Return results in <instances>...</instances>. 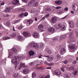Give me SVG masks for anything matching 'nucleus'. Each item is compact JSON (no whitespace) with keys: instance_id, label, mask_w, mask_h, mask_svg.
<instances>
[{"instance_id":"obj_1","label":"nucleus","mask_w":78,"mask_h":78,"mask_svg":"<svg viewBox=\"0 0 78 78\" xmlns=\"http://www.w3.org/2000/svg\"><path fill=\"white\" fill-rule=\"evenodd\" d=\"M44 46V43H41L40 44V46H39V44H37L36 43H31L29 47H34V48H35L37 50H39V48H42L43 47V46Z\"/></svg>"},{"instance_id":"obj_2","label":"nucleus","mask_w":78,"mask_h":78,"mask_svg":"<svg viewBox=\"0 0 78 78\" xmlns=\"http://www.w3.org/2000/svg\"><path fill=\"white\" fill-rule=\"evenodd\" d=\"M55 28L56 29H59L60 28V29L62 31H65L66 30V27L64 25H62L61 24H59L58 25L56 24L55 25Z\"/></svg>"},{"instance_id":"obj_3","label":"nucleus","mask_w":78,"mask_h":78,"mask_svg":"<svg viewBox=\"0 0 78 78\" xmlns=\"http://www.w3.org/2000/svg\"><path fill=\"white\" fill-rule=\"evenodd\" d=\"M17 57H15V58H13L11 60V62L13 64H15L16 66H15V68H16V67H17V64H19V61H20V59L18 58V61H16V60H17Z\"/></svg>"},{"instance_id":"obj_4","label":"nucleus","mask_w":78,"mask_h":78,"mask_svg":"<svg viewBox=\"0 0 78 78\" xmlns=\"http://www.w3.org/2000/svg\"><path fill=\"white\" fill-rule=\"evenodd\" d=\"M51 21L52 23H55L58 21V18L56 16L53 17L51 18Z\"/></svg>"},{"instance_id":"obj_5","label":"nucleus","mask_w":78,"mask_h":78,"mask_svg":"<svg viewBox=\"0 0 78 78\" xmlns=\"http://www.w3.org/2000/svg\"><path fill=\"white\" fill-rule=\"evenodd\" d=\"M48 31L49 32L51 33V34H53V33H55V29L53 27H50L48 28Z\"/></svg>"},{"instance_id":"obj_6","label":"nucleus","mask_w":78,"mask_h":78,"mask_svg":"<svg viewBox=\"0 0 78 78\" xmlns=\"http://www.w3.org/2000/svg\"><path fill=\"white\" fill-rule=\"evenodd\" d=\"M54 73L55 75L59 76L61 74V71L60 70L57 69L55 71Z\"/></svg>"},{"instance_id":"obj_7","label":"nucleus","mask_w":78,"mask_h":78,"mask_svg":"<svg viewBox=\"0 0 78 78\" xmlns=\"http://www.w3.org/2000/svg\"><path fill=\"white\" fill-rule=\"evenodd\" d=\"M73 9L74 11H77L78 10V6L77 5L74 4L73 5Z\"/></svg>"},{"instance_id":"obj_8","label":"nucleus","mask_w":78,"mask_h":78,"mask_svg":"<svg viewBox=\"0 0 78 78\" xmlns=\"http://www.w3.org/2000/svg\"><path fill=\"white\" fill-rule=\"evenodd\" d=\"M38 29L39 30L40 32H43L44 31V26L43 25L41 24L38 26Z\"/></svg>"},{"instance_id":"obj_9","label":"nucleus","mask_w":78,"mask_h":78,"mask_svg":"<svg viewBox=\"0 0 78 78\" xmlns=\"http://www.w3.org/2000/svg\"><path fill=\"white\" fill-rule=\"evenodd\" d=\"M28 15V12H25L24 13H23V12L21 14H20L18 15V16L19 17H23V16H24V17H27Z\"/></svg>"},{"instance_id":"obj_10","label":"nucleus","mask_w":78,"mask_h":78,"mask_svg":"<svg viewBox=\"0 0 78 78\" xmlns=\"http://www.w3.org/2000/svg\"><path fill=\"white\" fill-rule=\"evenodd\" d=\"M34 54V51L31 50L29 51V54L27 56L28 58H30L31 56H33Z\"/></svg>"},{"instance_id":"obj_11","label":"nucleus","mask_w":78,"mask_h":78,"mask_svg":"<svg viewBox=\"0 0 78 78\" xmlns=\"http://www.w3.org/2000/svg\"><path fill=\"white\" fill-rule=\"evenodd\" d=\"M68 43L70 44H69L70 46H69V47L70 49H71V50H73V49H74V48H75V44H72H72H70V41H68Z\"/></svg>"},{"instance_id":"obj_12","label":"nucleus","mask_w":78,"mask_h":78,"mask_svg":"<svg viewBox=\"0 0 78 78\" xmlns=\"http://www.w3.org/2000/svg\"><path fill=\"white\" fill-rule=\"evenodd\" d=\"M44 57L47 58V59L49 61H51L53 60V58L50 55H44Z\"/></svg>"},{"instance_id":"obj_13","label":"nucleus","mask_w":78,"mask_h":78,"mask_svg":"<svg viewBox=\"0 0 78 78\" xmlns=\"http://www.w3.org/2000/svg\"><path fill=\"white\" fill-rule=\"evenodd\" d=\"M19 3V1L18 0H13L12 1V3L13 5H16Z\"/></svg>"},{"instance_id":"obj_14","label":"nucleus","mask_w":78,"mask_h":78,"mask_svg":"<svg viewBox=\"0 0 78 78\" xmlns=\"http://www.w3.org/2000/svg\"><path fill=\"white\" fill-rule=\"evenodd\" d=\"M68 23L69 25L70 28H73L74 27V24H73V22L71 21H68Z\"/></svg>"},{"instance_id":"obj_15","label":"nucleus","mask_w":78,"mask_h":78,"mask_svg":"<svg viewBox=\"0 0 78 78\" xmlns=\"http://www.w3.org/2000/svg\"><path fill=\"white\" fill-rule=\"evenodd\" d=\"M66 52V49L64 48H62L60 50V53L62 55H64Z\"/></svg>"},{"instance_id":"obj_16","label":"nucleus","mask_w":78,"mask_h":78,"mask_svg":"<svg viewBox=\"0 0 78 78\" xmlns=\"http://www.w3.org/2000/svg\"><path fill=\"white\" fill-rule=\"evenodd\" d=\"M23 72L24 74L27 75V74L29 73L30 70L28 69H26L23 70Z\"/></svg>"},{"instance_id":"obj_17","label":"nucleus","mask_w":78,"mask_h":78,"mask_svg":"<svg viewBox=\"0 0 78 78\" xmlns=\"http://www.w3.org/2000/svg\"><path fill=\"white\" fill-rule=\"evenodd\" d=\"M55 3L58 5H60L62 3V2L60 0H57L55 1Z\"/></svg>"},{"instance_id":"obj_18","label":"nucleus","mask_w":78,"mask_h":78,"mask_svg":"<svg viewBox=\"0 0 78 78\" xmlns=\"http://www.w3.org/2000/svg\"><path fill=\"white\" fill-rule=\"evenodd\" d=\"M69 37L70 39L71 40H72L73 39H74V37L72 36V33H70L69 35Z\"/></svg>"},{"instance_id":"obj_19","label":"nucleus","mask_w":78,"mask_h":78,"mask_svg":"<svg viewBox=\"0 0 78 78\" xmlns=\"http://www.w3.org/2000/svg\"><path fill=\"white\" fill-rule=\"evenodd\" d=\"M33 37L35 38H37L38 37V34L36 32H34L33 34Z\"/></svg>"},{"instance_id":"obj_20","label":"nucleus","mask_w":78,"mask_h":78,"mask_svg":"<svg viewBox=\"0 0 78 78\" xmlns=\"http://www.w3.org/2000/svg\"><path fill=\"white\" fill-rule=\"evenodd\" d=\"M23 35L25 37H27V36H28L29 34L27 31H24L23 32Z\"/></svg>"},{"instance_id":"obj_21","label":"nucleus","mask_w":78,"mask_h":78,"mask_svg":"<svg viewBox=\"0 0 78 78\" xmlns=\"http://www.w3.org/2000/svg\"><path fill=\"white\" fill-rule=\"evenodd\" d=\"M67 37L66 35H63L62 36H61L60 37V40H61L63 39H66Z\"/></svg>"},{"instance_id":"obj_22","label":"nucleus","mask_w":78,"mask_h":78,"mask_svg":"<svg viewBox=\"0 0 78 78\" xmlns=\"http://www.w3.org/2000/svg\"><path fill=\"white\" fill-rule=\"evenodd\" d=\"M27 23L28 24H29V25H31L32 23H33V20H27Z\"/></svg>"},{"instance_id":"obj_23","label":"nucleus","mask_w":78,"mask_h":78,"mask_svg":"<svg viewBox=\"0 0 78 78\" xmlns=\"http://www.w3.org/2000/svg\"><path fill=\"white\" fill-rule=\"evenodd\" d=\"M10 8L9 7H7L5 10V12H10Z\"/></svg>"},{"instance_id":"obj_24","label":"nucleus","mask_w":78,"mask_h":78,"mask_svg":"<svg viewBox=\"0 0 78 78\" xmlns=\"http://www.w3.org/2000/svg\"><path fill=\"white\" fill-rule=\"evenodd\" d=\"M42 64V62H41L40 61H39L38 62V63L36 65L35 67H37V66H39V65L41 64Z\"/></svg>"},{"instance_id":"obj_25","label":"nucleus","mask_w":78,"mask_h":78,"mask_svg":"<svg viewBox=\"0 0 78 78\" xmlns=\"http://www.w3.org/2000/svg\"><path fill=\"white\" fill-rule=\"evenodd\" d=\"M25 63H23L21 62L20 66V68H22V67H25Z\"/></svg>"},{"instance_id":"obj_26","label":"nucleus","mask_w":78,"mask_h":78,"mask_svg":"<svg viewBox=\"0 0 78 78\" xmlns=\"http://www.w3.org/2000/svg\"><path fill=\"white\" fill-rule=\"evenodd\" d=\"M18 40L21 42L22 41V37L21 36H19L18 37Z\"/></svg>"},{"instance_id":"obj_27","label":"nucleus","mask_w":78,"mask_h":78,"mask_svg":"<svg viewBox=\"0 0 78 78\" xmlns=\"http://www.w3.org/2000/svg\"><path fill=\"white\" fill-rule=\"evenodd\" d=\"M16 36V35L15 33L11 34L10 35V37H15Z\"/></svg>"},{"instance_id":"obj_28","label":"nucleus","mask_w":78,"mask_h":78,"mask_svg":"<svg viewBox=\"0 0 78 78\" xmlns=\"http://www.w3.org/2000/svg\"><path fill=\"white\" fill-rule=\"evenodd\" d=\"M14 55V53L12 52H10L9 53V56L8 57V58H9V57H10V56H12Z\"/></svg>"},{"instance_id":"obj_29","label":"nucleus","mask_w":78,"mask_h":78,"mask_svg":"<svg viewBox=\"0 0 78 78\" xmlns=\"http://www.w3.org/2000/svg\"><path fill=\"white\" fill-rule=\"evenodd\" d=\"M3 40H7V39H9L10 37H4L3 38Z\"/></svg>"},{"instance_id":"obj_30","label":"nucleus","mask_w":78,"mask_h":78,"mask_svg":"<svg viewBox=\"0 0 78 78\" xmlns=\"http://www.w3.org/2000/svg\"><path fill=\"white\" fill-rule=\"evenodd\" d=\"M36 74L35 73H33L32 75V78H34L36 76Z\"/></svg>"},{"instance_id":"obj_31","label":"nucleus","mask_w":78,"mask_h":78,"mask_svg":"<svg viewBox=\"0 0 78 78\" xmlns=\"http://www.w3.org/2000/svg\"><path fill=\"white\" fill-rule=\"evenodd\" d=\"M38 6V2H35L33 4V6Z\"/></svg>"},{"instance_id":"obj_32","label":"nucleus","mask_w":78,"mask_h":78,"mask_svg":"<svg viewBox=\"0 0 78 78\" xmlns=\"http://www.w3.org/2000/svg\"><path fill=\"white\" fill-rule=\"evenodd\" d=\"M12 51H13L14 53L17 52V49H16V48H13L12 49Z\"/></svg>"},{"instance_id":"obj_33","label":"nucleus","mask_w":78,"mask_h":78,"mask_svg":"<svg viewBox=\"0 0 78 78\" xmlns=\"http://www.w3.org/2000/svg\"><path fill=\"white\" fill-rule=\"evenodd\" d=\"M40 69H41V70H42L43 69H44V67H39L37 68L36 70H40Z\"/></svg>"},{"instance_id":"obj_34","label":"nucleus","mask_w":78,"mask_h":78,"mask_svg":"<svg viewBox=\"0 0 78 78\" xmlns=\"http://www.w3.org/2000/svg\"><path fill=\"white\" fill-rule=\"evenodd\" d=\"M18 73H17L16 74H13V76H14V77H15V78H17V76H18Z\"/></svg>"},{"instance_id":"obj_35","label":"nucleus","mask_w":78,"mask_h":78,"mask_svg":"<svg viewBox=\"0 0 78 78\" xmlns=\"http://www.w3.org/2000/svg\"><path fill=\"white\" fill-rule=\"evenodd\" d=\"M69 70H74V67L70 66V67Z\"/></svg>"},{"instance_id":"obj_36","label":"nucleus","mask_w":78,"mask_h":78,"mask_svg":"<svg viewBox=\"0 0 78 78\" xmlns=\"http://www.w3.org/2000/svg\"><path fill=\"white\" fill-rule=\"evenodd\" d=\"M59 40V39L57 37H55L53 39V41H58Z\"/></svg>"},{"instance_id":"obj_37","label":"nucleus","mask_w":78,"mask_h":78,"mask_svg":"<svg viewBox=\"0 0 78 78\" xmlns=\"http://www.w3.org/2000/svg\"><path fill=\"white\" fill-rule=\"evenodd\" d=\"M30 66H34V62H31L29 63Z\"/></svg>"},{"instance_id":"obj_38","label":"nucleus","mask_w":78,"mask_h":78,"mask_svg":"<svg viewBox=\"0 0 78 78\" xmlns=\"http://www.w3.org/2000/svg\"><path fill=\"white\" fill-rule=\"evenodd\" d=\"M33 3V2H32L31 1H30L28 3V5L29 6H30V5H31Z\"/></svg>"},{"instance_id":"obj_39","label":"nucleus","mask_w":78,"mask_h":78,"mask_svg":"<svg viewBox=\"0 0 78 78\" xmlns=\"http://www.w3.org/2000/svg\"><path fill=\"white\" fill-rule=\"evenodd\" d=\"M56 57L57 59H60L61 58V56L59 55H58L56 56Z\"/></svg>"},{"instance_id":"obj_40","label":"nucleus","mask_w":78,"mask_h":78,"mask_svg":"<svg viewBox=\"0 0 78 78\" xmlns=\"http://www.w3.org/2000/svg\"><path fill=\"white\" fill-rule=\"evenodd\" d=\"M64 63V64H67L68 63V61H67V60H66L64 62H63Z\"/></svg>"},{"instance_id":"obj_41","label":"nucleus","mask_w":78,"mask_h":78,"mask_svg":"<svg viewBox=\"0 0 78 78\" xmlns=\"http://www.w3.org/2000/svg\"><path fill=\"white\" fill-rule=\"evenodd\" d=\"M78 72L76 71H75V72H73L74 75H76V74Z\"/></svg>"},{"instance_id":"obj_42","label":"nucleus","mask_w":78,"mask_h":78,"mask_svg":"<svg viewBox=\"0 0 78 78\" xmlns=\"http://www.w3.org/2000/svg\"><path fill=\"white\" fill-rule=\"evenodd\" d=\"M69 66H70V65H68V66L66 67V69L67 70H70V67H69Z\"/></svg>"},{"instance_id":"obj_43","label":"nucleus","mask_w":78,"mask_h":78,"mask_svg":"<svg viewBox=\"0 0 78 78\" xmlns=\"http://www.w3.org/2000/svg\"><path fill=\"white\" fill-rule=\"evenodd\" d=\"M48 53V54H51V51L50 50H48V51H47Z\"/></svg>"},{"instance_id":"obj_44","label":"nucleus","mask_w":78,"mask_h":78,"mask_svg":"<svg viewBox=\"0 0 78 78\" xmlns=\"http://www.w3.org/2000/svg\"><path fill=\"white\" fill-rule=\"evenodd\" d=\"M22 0L23 2H24V3H27V2H28V0Z\"/></svg>"},{"instance_id":"obj_45","label":"nucleus","mask_w":78,"mask_h":78,"mask_svg":"<svg viewBox=\"0 0 78 78\" xmlns=\"http://www.w3.org/2000/svg\"><path fill=\"white\" fill-rule=\"evenodd\" d=\"M61 7H57L56 8V9H59L62 8Z\"/></svg>"},{"instance_id":"obj_46","label":"nucleus","mask_w":78,"mask_h":78,"mask_svg":"<svg viewBox=\"0 0 78 78\" xmlns=\"http://www.w3.org/2000/svg\"><path fill=\"white\" fill-rule=\"evenodd\" d=\"M49 16H50L49 14H47V15H46L45 17L46 18H48V17H49Z\"/></svg>"},{"instance_id":"obj_47","label":"nucleus","mask_w":78,"mask_h":78,"mask_svg":"<svg viewBox=\"0 0 78 78\" xmlns=\"http://www.w3.org/2000/svg\"><path fill=\"white\" fill-rule=\"evenodd\" d=\"M54 64V63H48V65L49 66H53Z\"/></svg>"},{"instance_id":"obj_48","label":"nucleus","mask_w":78,"mask_h":78,"mask_svg":"<svg viewBox=\"0 0 78 78\" xmlns=\"http://www.w3.org/2000/svg\"><path fill=\"white\" fill-rule=\"evenodd\" d=\"M64 11H68V7H66L65 8Z\"/></svg>"},{"instance_id":"obj_49","label":"nucleus","mask_w":78,"mask_h":78,"mask_svg":"<svg viewBox=\"0 0 78 78\" xmlns=\"http://www.w3.org/2000/svg\"><path fill=\"white\" fill-rule=\"evenodd\" d=\"M17 11V9H15L13 10V12H16Z\"/></svg>"},{"instance_id":"obj_50","label":"nucleus","mask_w":78,"mask_h":78,"mask_svg":"<svg viewBox=\"0 0 78 78\" xmlns=\"http://www.w3.org/2000/svg\"><path fill=\"white\" fill-rule=\"evenodd\" d=\"M64 78H69V76L68 75H66L65 76Z\"/></svg>"},{"instance_id":"obj_51","label":"nucleus","mask_w":78,"mask_h":78,"mask_svg":"<svg viewBox=\"0 0 78 78\" xmlns=\"http://www.w3.org/2000/svg\"><path fill=\"white\" fill-rule=\"evenodd\" d=\"M42 55H40L38 56V58H42Z\"/></svg>"},{"instance_id":"obj_52","label":"nucleus","mask_w":78,"mask_h":78,"mask_svg":"<svg viewBox=\"0 0 78 78\" xmlns=\"http://www.w3.org/2000/svg\"><path fill=\"white\" fill-rule=\"evenodd\" d=\"M61 70H62V72H64V71H65V70L64 69V68H61Z\"/></svg>"},{"instance_id":"obj_53","label":"nucleus","mask_w":78,"mask_h":78,"mask_svg":"<svg viewBox=\"0 0 78 78\" xmlns=\"http://www.w3.org/2000/svg\"><path fill=\"white\" fill-rule=\"evenodd\" d=\"M4 5H5V2H3L1 3V5L2 6Z\"/></svg>"},{"instance_id":"obj_54","label":"nucleus","mask_w":78,"mask_h":78,"mask_svg":"<svg viewBox=\"0 0 78 78\" xmlns=\"http://www.w3.org/2000/svg\"><path fill=\"white\" fill-rule=\"evenodd\" d=\"M44 63L45 64H46V65H48V63L46 61L44 62Z\"/></svg>"},{"instance_id":"obj_55","label":"nucleus","mask_w":78,"mask_h":78,"mask_svg":"<svg viewBox=\"0 0 78 78\" xmlns=\"http://www.w3.org/2000/svg\"><path fill=\"white\" fill-rule=\"evenodd\" d=\"M67 15H66L64 17L61 18V19H66V17H67Z\"/></svg>"},{"instance_id":"obj_56","label":"nucleus","mask_w":78,"mask_h":78,"mask_svg":"<svg viewBox=\"0 0 78 78\" xmlns=\"http://www.w3.org/2000/svg\"><path fill=\"white\" fill-rule=\"evenodd\" d=\"M47 11H51V9L48 8L47 9Z\"/></svg>"},{"instance_id":"obj_57","label":"nucleus","mask_w":78,"mask_h":78,"mask_svg":"<svg viewBox=\"0 0 78 78\" xmlns=\"http://www.w3.org/2000/svg\"><path fill=\"white\" fill-rule=\"evenodd\" d=\"M45 19V17L44 16L42 18L41 20H44Z\"/></svg>"},{"instance_id":"obj_58","label":"nucleus","mask_w":78,"mask_h":78,"mask_svg":"<svg viewBox=\"0 0 78 78\" xmlns=\"http://www.w3.org/2000/svg\"><path fill=\"white\" fill-rule=\"evenodd\" d=\"M40 78H45L44 77V76H42V75H41L40 76Z\"/></svg>"},{"instance_id":"obj_59","label":"nucleus","mask_w":78,"mask_h":78,"mask_svg":"<svg viewBox=\"0 0 78 78\" xmlns=\"http://www.w3.org/2000/svg\"><path fill=\"white\" fill-rule=\"evenodd\" d=\"M66 66H64V65H63L62 66V68L63 69H65V68H66Z\"/></svg>"},{"instance_id":"obj_60","label":"nucleus","mask_w":78,"mask_h":78,"mask_svg":"<svg viewBox=\"0 0 78 78\" xmlns=\"http://www.w3.org/2000/svg\"><path fill=\"white\" fill-rule=\"evenodd\" d=\"M76 60L73 61V64H76Z\"/></svg>"},{"instance_id":"obj_61","label":"nucleus","mask_w":78,"mask_h":78,"mask_svg":"<svg viewBox=\"0 0 78 78\" xmlns=\"http://www.w3.org/2000/svg\"><path fill=\"white\" fill-rule=\"evenodd\" d=\"M36 0H32V1H32V2H33V3L34 2H36Z\"/></svg>"},{"instance_id":"obj_62","label":"nucleus","mask_w":78,"mask_h":78,"mask_svg":"<svg viewBox=\"0 0 78 78\" xmlns=\"http://www.w3.org/2000/svg\"><path fill=\"white\" fill-rule=\"evenodd\" d=\"M50 78V76L49 75H48L47 76H46L44 78Z\"/></svg>"},{"instance_id":"obj_63","label":"nucleus","mask_w":78,"mask_h":78,"mask_svg":"<svg viewBox=\"0 0 78 78\" xmlns=\"http://www.w3.org/2000/svg\"><path fill=\"white\" fill-rule=\"evenodd\" d=\"M0 48H2L1 50H3V46L1 45V46L0 47Z\"/></svg>"},{"instance_id":"obj_64","label":"nucleus","mask_w":78,"mask_h":78,"mask_svg":"<svg viewBox=\"0 0 78 78\" xmlns=\"http://www.w3.org/2000/svg\"><path fill=\"white\" fill-rule=\"evenodd\" d=\"M76 36H78V33L77 32H76Z\"/></svg>"}]
</instances>
